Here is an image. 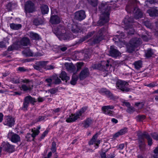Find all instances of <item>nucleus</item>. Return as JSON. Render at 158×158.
I'll list each match as a JSON object with an SVG mask.
<instances>
[{"label": "nucleus", "mask_w": 158, "mask_h": 158, "mask_svg": "<svg viewBox=\"0 0 158 158\" xmlns=\"http://www.w3.org/2000/svg\"><path fill=\"white\" fill-rule=\"evenodd\" d=\"M99 8L101 14L98 24L99 26H102L109 22L111 8L106 2H102Z\"/></svg>", "instance_id": "nucleus-1"}, {"label": "nucleus", "mask_w": 158, "mask_h": 158, "mask_svg": "<svg viewBox=\"0 0 158 158\" xmlns=\"http://www.w3.org/2000/svg\"><path fill=\"white\" fill-rule=\"evenodd\" d=\"M139 3V2L137 0H131L128 2L126 9L128 12L133 13L134 18L136 19L141 18L143 15L140 10L137 7Z\"/></svg>", "instance_id": "nucleus-2"}, {"label": "nucleus", "mask_w": 158, "mask_h": 158, "mask_svg": "<svg viewBox=\"0 0 158 158\" xmlns=\"http://www.w3.org/2000/svg\"><path fill=\"white\" fill-rule=\"evenodd\" d=\"M123 23L124 29L127 31L128 34L129 35L134 34L135 30L133 28L134 25L133 24L135 22L133 18L128 16H126L124 19Z\"/></svg>", "instance_id": "nucleus-3"}, {"label": "nucleus", "mask_w": 158, "mask_h": 158, "mask_svg": "<svg viewBox=\"0 0 158 158\" xmlns=\"http://www.w3.org/2000/svg\"><path fill=\"white\" fill-rule=\"evenodd\" d=\"M113 61L111 59H109L106 61H102L100 64H95L93 67L94 69L99 70L103 69L105 71H108L112 66Z\"/></svg>", "instance_id": "nucleus-4"}, {"label": "nucleus", "mask_w": 158, "mask_h": 158, "mask_svg": "<svg viewBox=\"0 0 158 158\" xmlns=\"http://www.w3.org/2000/svg\"><path fill=\"white\" fill-rule=\"evenodd\" d=\"M87 108V106L82 107V108L77 111L75 113L72 114L70 115L69 117L66 119V121L69 123L75 122L81 116L82 114L86 111Z\"/></svg>", "instance_id": "nucleus-5"}, {"label": "nucleus", "mask_w": 158, "mask_h": 158, "mask_svg": "<svg viewBox=\"0 0 158 158\" xmlns=\"http://www.w3.org/2000/svg\"><path fill=\"white\" fill-rule=\"evenodd\" d=\"M142 44V41L140 38L135 37L132 38L129 42V45L127 47V51L129 53L135 51V48Z\"/></svg>", "instance_id": "nucleus-6"}, {"label": "nucleus", "mask_w": 158, "mask_h": 158, "mask_svg": "<svg viewBox=\"0 0 158 158\" xmlns=\"http://www.w3.org/2000/svg\"><path fill=\"white\" fill-rule=\"evenodd\" d=\"M117 88L123 92H128L131 91V89L128 88L129 85L128 83L121 80H118L116 83Z\"/></svg>", "instance_id": "nucleus-7"}, {"label": "nucleus", "mask_w": 158, "mask_h": 158, "mask_svg": "<svg viewBox=\"0 0 158 158\" xmlns=\"http://www.w3.org/2000/svg\"><path fill=\"white\" fill-rule=\"evenodd\" d=\"M106 31V29L104 28H101L98 31L96 36L93 39V43L94 44L98 43L103 39Z\"/></svg>", "instance_id": "nucleus-8"}, {"label": "nucleus", "mask_w": 158, "mask_h": 158, "mask_svg": "<svg viewBox=\"0 0 158 158\" xmlns=\"http://www.w3.org/2000/svg\"><path fill=\"white\" fill-rule=\"evenodd\" d=\"M139 141L143 143L144 140V138H146L148 141V145L151 146L152 144V139L150 136L146 132L141 134L138 135Z\"/></svg>", "instance_id": "nucleus-9"}, {"label": "nucleus", "mask_w": 158, "mask_h": 158, "mask_svg": "<svg viewBox=\"0 0 158 158\" xmlns=\"http://www.w3.org/2000/svg\"><path fill=\"white\" fill-rule=\"evenodd\" d=\"M7 138L13 143H17L20 141L19 136L12 131H9L7 135Z\"/></svg>", "instance_id": "nucleus-10"}, {"label": "nucleus", "mask_w": 158, "mask_h": 158, "mask_svg": "<svg viewBox=\"0 0 158 158\" xmlns=\"http://www.w3.org/2000/svg\"><path fill=\"white\" fill-rule=\"evenodd\" d=\"M25 10L26 14L33 13L35 10L34 3L30 1H27L25 4Z\"/></svg>", "instance_id": "nucleus-11"}, {"label": "nucleus", "mask_w": 158, "mask_h": 158, "mask_svg": "<svg viewBox=\"0 0 158 158\" xmlns=\"http://www.w3.org/2000/svg\"><path fill=\"white\" fill-rule=\"evenodd\" d=\"M1 146L3 147L4 150L9 153H12L15 151V146L10 144L8 142L4 143Z\"/></svg>", "instance_id": "nucleus-12"}, {"label": "nucleus", "mask_w": 158, "mask_h": 158, "mask_svg": "<svg viewBox=\"0 0 158 158\" xmlns=\"http://www.w3.org/2000/svg\"><path fill=\"white\" fill-rule=\"evenodd\" d=\"M114 108V106L113 105L105 106L102 107V110L103 111L104 114L108 115L110 116H113L114 111L110 110H112Z\"/></svg>", "instance_id": "nucleus-13"}, {"label": "nucleus", "mask_w": 158, "mask_h": 158, "mask_svg": "<svg viewBox=\"0 0 158 158\" xmlns=\"http://www.w3.org/2000/svg\"><path fill=\"white\" fill-rule=\"evenodd\" d=\"M86 17L85 12L82 10L76 11L75 13V19L81 21L84 19Z\"/></svg>", "instance_id": "nucleus-14"}, {"label": "nucleus", "mask_w": 158, "mask_h": 158, "mask_svg": "<svg viewBox=\"0 0 158 158\" xmlns=\"http://www.w3.org/2000/svg\"><path fill=\"white\" fill-rule=\"evenodd\" d=\"M54 33L59 37L66 32L65 27L60 25L55 27L54 29Z\"/></svg>", "instance_id": "nucleus-15"}, {"label": "nucleus", "mask_w": 158, "mask_h": 158, "mask_svg": "<svg viewBox=\"0 0 158 158\" xmlns=\"http://www.w3.org/2000/svg\"><path fill=\"white\" fill-rule=\"evenodd\" d=\"M15 123V120L13 118L10 116H7L5 118L4 124L11 127Z\"/></svg>", "instance_id": "nucleus-16"}, {"label": "nucleus", "mask_w": 158, "mask_h": 158, "mask_svg": "<svg viewBox=\"0 0 158 158\" xmlns=\"http://www.w3.org/2000/svg\"><path fill=\"white\" fill-rule=\"evenodd\" d=\"M89 72L88 69L87 68H84L81 72L79 75L80 80H82L85 78L89 75Z\"/></svg>", "instance_id": "nucleus-17"}, {"label": "nucleus", "mask_w": 158, "mask_h": 158, "mask_svg": "<svg viewBox=\"0 0 158 158\" xmlns=\"http://www.w3.org/2000/svg\"><path fill=\"white\" fill-rule=\"evenodd\" d=\"M110 55L113 57H116L120 55V53L113 46H111L109 51Z\"/></svg>", "instance_id": "nucleus-18"}, {"label": "nucleus", "mask_w": 158, "mask_h": 158, "mask_svg": "<svg viewBox=\"0 0 158 158\" xmlns=\"http://www.w3.org/2000/svg\"><path fill=\"white\" fill-rule=\"evenodd\" d=\"M50 21V23L54 24H59L60 22V19L59 17L57 15H51Z\"/></svg>", "instance_id": "nucleus-19"}, {"label": "nucleus", "mask_w": 158, "mask_h": 158, "mask_svg": "<svg viewBox=\"0 0 158 158\" xmlns=\"http://www.w3.org/2000/svg\"><path fill=\"white\" fill-rule=\"evenodd\" d=\"M147 12L151 17L158 16V10L155 8H151L147 10Z\"/></svg>", "instance_id": "nucleus-20"}, {"label": "nucleus", "mask_w": 158, "mask_h": 158, "mask_svg": "<svg viewBox=\"0 0 158 158\" xmlns=\"http://www.w3.org/2000/svg\"><path fill=\"white\" fill-rule=\"evenodd\" d=\"M20 44L24 46H27L30 44L29 39L26 37L22 38L20 41Z\"/></svg>", "instance_id": "nucleus-21"}, {"label": "nucleus", "mask_w": 158, "mask_h": 158, "mask_svg": "<svg viewBox=\"0 0 158 158\" xmlns=\"http://www.w3.org/2000/svg\"><path fill=\"white\" fill-rule=\"evenodd\" d=\"M92 119L91 118H88L84 120L83 122V127L85 128L89 127L93 123Z\"/></svg>", "instance_id": "nucleus-22"}, {"label": "nucleus", "mask_w": 158, "mask_h": 158, "mask_svg": "<svg viewBox=\"0 0 158 158\" xmlns=\"http://www.w3.org/2000/svg\"><path fill=\"white\" fill-rule=\"evenodd\" d=\"M22 53L25 56H33V53L29 48H27L23 50Z\"/></svg>", "instance_id": "nucleus-23"}, {"label": "nucleus", "mask_w": 158, "mask_h": 158, "mask_svg": "<svg viewBox=\"0 0 158 158\" xmlns=\"http://www.w3.org/2000/svg\"><path fill=\"white\" fill-rule=\"evenodd\" d=\"M24 101L27 102L29 104V102H30L32 104H34L35 102H36L35 99L33 98L30 96H28L25 97L24 99Z\"/></svg>", "instance_id": "nucleus-24"}, {"label": "nucleus", "mask_w": 158, "mask_h": 158, "mask_svg": "<svg viewBox=\"0 0 158 158\" xmlns=\"http://www.w3.org/2000/svg\"><path fill=\"white\" fill-rule=\"evenodd\" d=\"M139 36L141 37L143 41H148L151 39V36L148 35L147 32L142 34H141Z\"/></svg>", "instance_id": "nucleus-25"}, {"label": "nucleus", "mask_w": 158, "mask_h": 158, "mask_svg": "<svg viewBox=\"0 0 158 158\" xmlns=\"http://www.w3.org/2000/svg\"><path fill=\"white\" fill-rule=\"evenodd\" d=\"M60 77L64 81L67 82L69 80V77L67 76V73L64 71H62L60 76Z\"/></svg>", "instance_id": "nucleus-26"}, {"label": "nucleus", "mask_w": 158, "mask_h": 158, "mask_svg": "<svg viewBox=\"0 0 158 158\" xmlns=\"http://www.w3.org/2000/svg\"><path fill=\"white\" fill-rule=\"evenodd\" d=\"M154 55V52L153 50L151 48H148L145 51V55L147 58L151 57Z\"/></svg>", "instance_id": "nucleus-27"}, {"label": "nucleus", "mask_w": 158, "mask_h": 158, "mask_svg": "<svg viewBox=\"0 0 158 158\" xmlns=\"http://www.w3.org/2000/svg\"><path fill=\"white\" fill-rule=\"evenodd\" d=\"M10 28L14 30H18L20 29L22 27V25L20 24H15L14 23H10Z\"/></svg>", "instance_id": "nucleus-28"}, {"label": "nucleus", "mask_w": 158, "mask_h": 158, "mask_svg": "<svg viewBox=\"0 0 158 158\" xmlns=\"http://www.w3.org/2000/svg\"><path fill=\"white\" fill-rule=\"evenodd\" d=\"M71 29V31L74 33H78L80 30V27L75 24H73L72 25Z\"/></svg>", "instance_id": "nucleus-29"}, {"label": "nucleus", "mask_w": 158, "mask_h": 158, "mask_svg": "<svg viewBox=\"0 0 158 158\" xmlns=\"http://www.w3.org/2000/svg\"><path fill=\"white\" fill-rule=\"evenodd\" d=\"M30 37L32 40H38L39 39V35L37 33L32 32L29 33Z\"/></svg>", "instance_id": "nucleus-30"}, {"label": "nucleus", "mask_w": 158, "mask_h": 158, "mask_svg": "<svg viewBox=\"0 0 158 158\" xmlns=\"http://www.w3.org/2000/svg\"><path fill=\"white\" fill-rule=\"evenodd\" d=\"M53 83L55 84H59L61 82L60 79L56 75H53Z\"/></svg>", "instance_id": "nucleus-31"}, {"label": "nucleus", "mask_w": 158, "mask_h": 158, "mask_svg": "<svg viewBox=\"0 0 158 158\" xmlns=\"http://www.w3.org/2000/svg\"><path fill=\"white\" fill-rule=\"evenodd\" d=\"M42 13L43 14H47L49 10L48 6L47 5H43L41 7Z\"/></svg>", "instance_id": "nucleus-32"}, {"label": "nucleus", "mask_w": 158, "mask_h": 158, "mask_svg": "<svg viewBox=\"0 0 158 158\" xmlns=\"http://www.w3.org/2000/svg\"><path fill=\"white\" fill-rule=\"evenodd\" d=\"M48 61H39L36 62V64L40 67L41 69L44 68L45 69V66L47 65Z\"/></svg>", "instance_id": "nucleus-33"}, {"label": "nucleus", "mask_w": 158, "mask_h": 158, "mask_svg": "<svg viewBox=\"0 0 158 158\" xmlns=\"http://www.w3.org/2000/svg\"><path fill=\"white\" fill-rule=\"evenodd\" d=\"M135 68L136 69H139L142 67V62L141 60H138L135 62L134 63Z\"/></svg>", "instance_id": "nucleus-34"}, {"label": "nucleus", "mask_w": 158, "mask_h": 158, "mask_svg": "<svg viewBox=\"0 0 158 158\" xmlns=\"http://www.w3.org/2000/svg\"><path fill=\"white\" fill-rule=\"evenodd\" d=\"M105 95L110 99L114 100L116 98L114 96L113 94L109 90L107 92Z\"/></svg>", "instance_id": "nucleus-35"}, {"label": "nucleus", "mask_w": 158, "mask_h": 158, "mask_svg": "<svg viewBox=\"0 0 158 158\" xmlns=\"http://www.w3.org/2000/svg\"><path fill=\"white\" fill-rule=\"evenodd\" d=\"M34 24L36 26H38L43 23L42 20L40 18L35 19L33 21Z\"/></svg>", "instance_id": "nucleus-36"}, {"label": "nucleus", "mask_w": 158, "mask_h": 158, "mask_svg": "<svg viewBox=\"0 0 158 158\" xmlns=\"http://www.w3.org/2000/svg\"><path fill=\"white\" fill-rule=\"evenodd\" d=\"M20 89L21 90L25 91L30 90L31 87L29 85H27L26 84H23L20 87Z\"/></svg>", "instance_id": "nucleus-37"}, {"label": "nucleus", "mask_w": 158, "mask_h": 158, "mask_svg": "<svg viewBox=\"0 0 158 158\" xmlns=\"http://www.w3.org/2000/svg\"><path fill=\"white\" fill-rule=\"evenodd\" d=\"M59 37L60 38L64 40H69V39L70 36L69 35L65 32L61 35Z\"/></svg>", "instance_id": "nucleus-38"}, {"label": "nucleus", "mask_w": 158, "mask_h": 158, "mask_svg": "<svg viewBox=\"0 0 158 158\" xmlns=\"http://www.w3.org/2000/svg\"><path fill=\"white\" fill-rule=\"evenodd\" d=\"M125 36L123 32H121L120 33V34L118 35H117V36H116L115 37H114L113 40H114L115 41H116L117 40V38L118 41H120V38H124Z\"/></svg>", "instance_id": "nucleus-39"}, {"label": "nucleus", "mask_w": 158, "mask_h": 158, "mask_svg": "<svg viewBox=\"0 0 158 158\" xmlns=\"http://www.w3.org/2000/svg\"><path fill=\"white\" fill-rule=\"evenodd\" d=\"M53 80V76L47 78L45 79V81L47 83H48V86H51Z\"/></svg>", "instance_id": "nucleus-40"}, {"label": "nucleus", "mask_w": 158, "mask_h": 158, "mask_svg": "<svg viewBox=\"0 0 158 158\" xmlns=\"http://www.w3.org/2000/svg\"><path fill=\"white\" fill-rule=\"evenodd\" d=\"M15 5V3L12 2H10L6 5V9L8 11L11 10L12 9V6Z\"/></svg>", "instance_id": "nucleus-41"}, {"label": "nucleus", "mask_w": 158, "mask_h": 158, "mask_svg": "<svg viewBox=\"0 0 158 158\" xmlns=\"http://www.w3.org/2000/svg\"><path fill=\"white\" fill-rule=\"evenodd\" d=\"M78 77L77 76L74 75L73 76L72 80L71 81V84L73 85H75L78 80Z\"/></svg>", "instance_id": "nucleus-42"}, {"label": "nucleus", "mask_w": 158, "mask_h": 158, "mask_svg": "<svg viewBox=\"0 0 158 158\" xmlns=\"http://www.w3.org/2000/svg\"><path fill=\"white\" fill-rule=\"evenodd\" d=\"M32 132H33L32 134V136L33 137V139H34V138L39 133L40 131L38 130H32Z\"/></svg>", "instance_id": "nucleus-43"}, {"label": "nucleus", "mask_w": 158, "mask_h": 158, "mask_svg": "<svg viewBox=\"0 0 158 158\" xmlns=\"http://www.w3.org/2000/svg\"><path fill=\"white\" fill-rule=\"evenodd\" d=\"M136 120L138 121H143L145 118V116L144 115H139L136 117Z\"/></svg>", "instance_id": "nucleus-44"}, {"label": "nucleus", "mask_w": 158, "mask_h": 158, "mask_svg": "<svg viewBox=\"0 0 158 158\" xmlns=\"http://www.w3.org/2000/svg\"><path fill=\"white\" fill-rule=\"evenodd\" d=\"M135 110V108L131 106L127 108V111L129 113H133Z\"/></svg>", "instance_id": "nucleus-45"}, {"label": "nucleus", "mask_w": 158, "mask_h": 158, "mask_svg": "<svg viewBox=\"0 0 158 158\" xmlns=\"http://www.w3.org/2000/svg\"><path fill=\"white\" fill-rule=\"evenodd\" d=\"M56 143L53 142L52 143V146L51 148V150L53 152H55L56 151Z\"/></svg>", "instance_id": "nucleus-46"}, {"label": "nucleus", "mask_w": 158, "mask_h": 158, "mask_svg": "<svg viewBox=\"0 0 158 158\" xmlns=\"http://www.w3.org/2000/svg\"><path fill=\"white\" fill-rule=\"evenodd\" d=\"M151 135L153 139L158 140V133L154 132L151 133Z\"/></svg>", "instance_id": "nucleus-47"}, {"label": "nucleus", "mask_w": 158, "mask_h": 158, "mask_svg": "<svg viewBox=\"0 0 158 158\" xmlns=\"http://www.w3.org/2000/svg\"><path fill=\"white\" fill-rule=\"evenodd\" d=\"M158 85V83L157 82H154L147 85V86L149 87L152 88L157 86Z\"/></svg>", "instance_id": "nucleus-48"}, {"label": "nucleus", "mask_w": 158, "mask_h": 158, "mask_svg": "<svg viewBox=\"0 0 158 158\" xmlns=\"http://www.w3.org/2000/svg\"><path fill=\"white\" fill-rule=\"evenodd\" d=\"M12 82L15 84L19 83V81L18 77H15L11 80Z\"/></svg>", "instance_id": "nucleus-49"}, {"label": "nucleus", "mask_w": 158, "mask_h": 158, "mask_svg": "<svg viewBox=\"0 0 158 158\" xmlns=\"http://www.w3.org/2000/svg\"><path fill=\"white\" fill-rule=\"evenodd\" d=\"M108 90L106 89H102L99 90L100 93L103 95H105L108 91Z\"/></svg>", "instance_id": "nucleus-50"}, {"label": "nucleus", "mask_w": 158, "mask_h": 158, "mask_svg": "<svg viewBox=\"0 0 158 158\" xmlns=\"http://www.w3.org/2000/svg\"><path fill=\"white\" fill-rule=\"evenodd\" d=\"M57 89L55 88H53L48 90L51 94H55L57 91Z\"/></svg>", "instance_id": "nucleus-51"}, {"label": "nucleus", "mask_w": 158, "mask_h": 158, "mask_svg": "<svg viewBox=\"0 0 158 158\" xmlns=\"http://www.w3.org/2000/svg\"><path fill=\"white\" fill-rule=\"evenodd\" d=\"M121 135L124 134L127 132V129L126 128H124L123 129L120 130L119 131Z\"/></svg>", "instance_id": "nucleus-52"}, {"label": "nucleus", "mask_w": 158, "mask_h": 158, "mask_svg": "<svg viewBox=\"0 0 158 158\" xmlns=\"http://www.w3.org/2000/svg\"><path fill=\"white\" fill-rule=\"evenodd\" d=\"M29 105V104H28V103L24 101L23 103V110H27V108L28 107Z\"/></svg>", "instance_id": "nucleus-53"}, {"label": "nucleus", "mask_w": 158, "mask_h": 158, "mask_svg": "<svg viewBox=\"0 0 158 158\" xmlns=\"http://www.w3.org/2000/svg\"><path fill=\"white\" fill-rule=\"evenodd\" d=\"M48 133V131L47 130H45L42 134L41 136L40 137V139H43L45 137Z\"/></svg>", "instance_id": "nucleus-54"}, {"label": "nucleus", "mask_w": 158, "mask_h": 158, "mask_svg": "<svg viewBox=\"0 0 158 158\" xmlns=\"http://www.w3.org/2000/svg\"><path fill=\"white\" fill-rule=\"evenodd\" d=\"M45 118V116H39V117L36 119V120L37 122H40L44 120Z\"/></svg>", "instance_id": "nucleus-55"}, {"label": "nucleus", "mask_w": 158, "mask_h": 158, "mask_svg": "<svg viewBox=\"0 0 158 158\" xmlns=\"http://www.w3.org/2000/svg\"><path fill=\"white\" fill-rule=\"evenodd\" d=\"M16 45L15 44H13L11 46H9L7 49L8 51H10L13 50L15 49L16 48H15V46Z\"/></svg>", "instance_id": "nucleus-56"}, {"label": "nucleus", "mask_w": 158, "mask_h": 158, "mask_svg": "<svg viewBox=\"0 0 158 158\" xmlns=\"http://www.w3.org/2000/svg\"><path fill=\"white\" fill-rule=\"evenodd\" d=\"M18 70L21 72H24L27 71L28 70L27 69L23 67H20L18 68Z\"/></svg>", "instance_id": "nucleus-57"}, {"label": "nucleus", "mask_w": 158, "mask_h": 158, "mask_svg": "<svg viewBox=\"0 0 158 158\" xmlns=\"http://www.w3.org/2000/svg\"><path fill=\"white\" fill-rule=\"evenodd\" d=\"M61 110V108H58L55 109H54L52 111V113L53 114H55L58 113L60 112Z\"/></svg>", "instance_id": "nucleus-58"}, {"label": "nucleus", "mask_w": 158, "mask_h": 158, "mask_svg": "<svg viewBox=\"0 0 158 158\" xmlns=\"http://www.w3.org/2000/svg\"><path fill=\"white\" fill-rule=\"evenodd\" d=\"M26 138L27 139V141H30L31 139L30 138H32L33 139V137L32 136V134H28V133L27 135L26 136ZM33 139H32V140Z\"/></svg>", "instance_id": "nucleus-59"}, {"label": "nucleus", "mask_w": 158, "mask_h": 158, "mask_svg": "<svg viewBox=\"0 0 158 158\" xmlns=\"http://www.w3.org/2000/svg\"><path fill=\"white\" fill-rule=\"evenodd\" d=\"M54 68V67L52 65H47L45 66V69L46 70H50L53 69Z\"/></svg>", "instance_id": "nucleus-60"}, {"label": "nucleus", "mask_w": 158, "mask_h": 158, "mask_svg": "<svg viewBox=\"0 0 158 158\" xmlns=\"http://www.w3.org/2000/svg\"><path fill=\"white\" fill-rule=\"evenodd\" d=\"M66 69L69 70H71L72 69V66L69 64H66Z\"/></svg>", "instance_id": "nucleus-61"}, {"label": "nucleus", "mask_w": 158, "mask_h": 158, "mask_svg": "<svg viewBox=\"0 0 158 158\" xmlns=\"http://www.w3.org/2000/svg\"><path fill=\"white\" fill-rule=\"evenodd\" d=\"M108 150V149H107L106 151H105V152H103L101 153L100 154V156L101 157V158H106V152H107Z\"/></svg>", "instance_id": "nucleus-62"}, {"label": "nucleus", "mask_w": 158, "mask_h": 158, "mask_svg": "<svg viewBox=\"0 0 158 158\" xmlns=\"http://www.w3.org/2000/svg\"><path fill=\"white\" fill-rule=\"evenodd\" d=\"M33 67L34 68L37 70H40L41 69L39 65L36 64V63L35 65H34Z\"/></svg>", "instance_id": "nucleus-63"}, {"label": "nucleus", "mask_w": 158, "mask_h": 158, "mask_svg": "<svg viewBox=\"0 0 158 158\" xmlns=\"http://www.w3.org/2000/svg\"><path fill=\"white\" fill-rule=\"evenodd\" d=\"M120 135H121L120 134L119 131H118V132H117L115 134H114V135L113 138L114 139L118 137H119V136H120Z\"/></svg>", "instance_id": "nucleus-64"}]
</instances>
